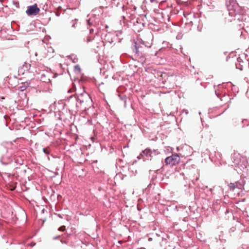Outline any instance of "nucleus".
<instances>
[{
  "instance_id": "13",
  "label": "nucleus",
  "mask_w": 249,
  "mask_h": 249,
  "mask_svg": "<svg viewBox=\"0 0 249 249\" xmlns=\"http://www.w3.org/2000/svg\"><path fill=\"white\" fill-rule=\"evenodd\" d=\"M24 90V89H23V88L20 87V90H21V91H23Z\"/></svg>"
},
{
  "instance_id": "17",
  "label": "nucleus",
  "mask_w": 249,
  "mask_h": 249,
  "mask_svg": "<svg viewBox=\"0 0 249 249\" xmlns=\"http://www.w3.org/2000/svg\"><path fill=\"white\" fill-rule=\"evenodd\" d=\"M92 32V30H91L90 31V32Z\"/></svg>"
},
{
  "instance_id": "8",
  "label": "nucleus",
  "mask_w": 249,
  "mask_h": 249,
  "mask_svg": "<svg viewBox=\"0 0 249 249\" xmlns=\"http://www.w3.org/2000/svg\"><path fill=\"white\" fill-rule=\"evenodd\" d=\"M134 43H135V46H135V52L136 54H138L139 51H138V48L137 46V43H136V42H135Z\"/></svg>"
},
{
  "instance_id": "9",
  "label": "nucleus",
  "mask_w": 249,
  "mask_h": 249,
  "mask_svg": "<svg viewBox=\"0 0 249 249\" xmlns=\"http://www.w3.org/2000/svg\"><path fill=\"white\" fill-rule=\"evenodd\" d=\"M65 230L66 227L65 226H62L58 229V230L61 231H65Z\"/></svg>"
},
{
  "instance_id": "1",
  "label": "nucleus",
  "mask_w": 249,
  "mask_h": 249,
  "mask_svg": "<svg viewBox=\"0 0 249 249\" xmlns=\"http://www.w3.org/2000/svg\"><path fill=\"white\" fill-rule=\"evenodd\" d=\"M180 161V158L178 154H173L167 157L165 160L166 165L174 166L178 165Z\"/></svg>"
},
{
  "instance_id": "18",
  "label": "nucleus",
  "mask_w": 249,
  "mask_h": 249,
  "mask_svg": "<svg viewBox=\"0 0 249 249\" xmlns=\"http://www.w3.org/2000/svg\"><path fill=\"white\" fill-rule=\"evenodd\" d=\"M92 32V30H91L90 31V32Z\"/></svg>"
},
{
  "instance_id": "14",
  "label": "nucleus",
  "mask_w": 249,
  "mask_h": 249,
  "mask_svg": "<svg viewBox=\"0 0 249 249\" xmlns=\"http://www.w3.org/2000/svg\"><path fill=\"white\" fill-rule=\"evenodd\" d=\"M15 189V187H14V188H11V190H14Z\"/></svg>"
},
{
  "instance_id": "12",
  "label": "nucleus",
  "mask_w": 249,
  "mask_h": 249,
  "mask_svg": "<svg viewBox=\"0 0 249 249\" xmlns=\"http://www.w3.org/2000/svg\"><path fill=\"white\" fill-rule=\"evenodd\" d=\"M137 208H138V210H139V211H140V208H139V204H138V205H137Z\"/></svg>"
},
{
  "instance_id": "3",
  "label": "nucleus",
  "mask_w": 249,
  "mask_h": 249,
  "mask_svg": "<svg viewBox=\"0 0 249 249\" xmlns=\"http://www.w3.org/2000/svg\"><path fill=\"white\" fill-rule=\"evenodd\" d=\"M42 52L43 53V57L44 58H51L53 56L54 51V49L50 46H47V48H44Z\"/></svg>"
},
{
  "instance_id": "2",
  "label": "nucleus",
  "mask_w": 249,
  "mask_h": 249,
  "mask_svg": "<svg viewBox=\"0 0 249 249\" xmlns=\"http://www.w3.org/2000/svg\"><path fill=\"white\" fill-rule=\"evenodd\" d=\"M40 11V9L37 7L36 4L29 6L27 7L26 13L28 16H36L37 15Z\"/></svg>"
},
{
  "instance_id": "15",
  "label": "nucleus",
  "mask_w": 249,
  "mask_h": 249,
  "mask_svg": "<svg viewBox=\"0 0 249 249\" xmlns=\"http://www.w3.org/2000/svg\"><path fill=\"white\" fill-rule=\"evenodd\" d=\"M90 41V39H88V40H87L88 42H89Z\"/></svg>"
},
{
  "instance_id": "4",
  "label": "nucleus",
  "mask_w": 249,
  "mask_h": 249,
  "mask_svg": "<svg viewBox=\"0 0 249 249\" xmlns=\"http://www.w3.org/2000/svg\"><path fill=\"white\" fill-rule=\"evenodd\" d=\"M151 151L150 149H145L141 153V158H142L144 160L151 159Z\"/></svg>"
},
{
  "instance_id": "10",
  "label": "nucleus",
  "mask_w": 249,
  "mask_h": 249,
  "mask_svg": "<svg viewBox=\"0 0 249 249\" xmlns=\"http://www.w3.org/2000/svg\"><path fill=\"white\" fill-rule=\"evenodd\" d=\"M74 91V89H69L68 90V92H72Z\"/></svg>"
},
{
  "instance_id": "6",
  "label": "nucleus",
  "mask_w": 249,
  "mask_h": 249,
  "mask_svg": "<svg viewBox=\"0 0 249 249\" xmlns=\"http://www.w3.org/2000/svg\"><path fill=\"white\" fill-rule=\"evenodd\" d=\"M74 70L78 71V72H80V71H81V69H80V67L79 65H76L74 67Z\"/></svg>"
},
{
  "instance_id": "11",
  "label": "nucleus",
  "mask_w": 249,
  "mask_h": 249,
  "mask_svg": "<svg viewBox=\"0 0 249 249\" xmlns=\"http://www.w3.org/2000/svg\"><path fill=\"white\" fill-rule=\"evenodd\" d=\"M61 242L62 243L67 244V242H66V241H64V240H61Z\"/></svg>"
},
{
  "instance_id": "5",
  "label": "nucleus",
  "mask_w": 249,
  "mask_h": 249,
  "mask_svg": "<svg viewBox=\"0 0 249 249\" xmlns=\"http://www.w3.org/2000/svg\"><path fill=\"white\" fill-rule=\"evenodd\" d=\"M231 159L235 164H238L240 160V156L239 153H234L232 154Z\"/></svg>"
},
{
  "instance_id": "7",
  "label": "nucleus",
  "mask_w": 249,
  "mask_h": 249,
  "mask_svg": "<svg viewBox=\"0 0 249 249\" xmlns=\"http://www.w3.org/2000/svg\"><path fill=\"white\" fill-rule=\"evenodd\" d=\"M43 151L46 154H49L50 153V150L48 148H43Z\"/></svg>"
},
{
  "instance_id": "16",
  "label": "nucleus",
  "mask_w": 249,
  "mask_h": 249,
  "mask_svg": "<svg viewBox=\"0 0 249 249\" xmlns=\"http://www.w3.org/2000/svg\"><path fill=\"white\" fill-rule=\"evenodd\" d=\"M72 26V27H74V23Z\"/></svg>"
}]
</instances>
